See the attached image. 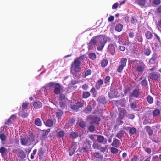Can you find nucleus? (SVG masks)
I'll use <instances>...</instances> for the list:
<instances>
[{
    "label": "nucleus",
    "instance_id": "obj_1",
    "mask_svg": "<svg viewBox=\"0 0 161 161\" xmlns=\"http://www.w3.org/2000/svg\"><path fill=\"white\" fill-rule=\"evenodd\" d=\"M136 72L142 74L145 70V65L143 62L141 60H134L133 61Z\"/></svg>",
    "mask_w": 161,
    "mask_h": 161
},
{
    "label": "nucleus",
    "instance_id": "obj_2",
    "mask_svg": "<svg viewBox=\"0 0 161 161\" xmlns=\"http://www.w3.org/2000/svg\"><path fill=\"white\" fill-rule=\"evenodd\" d=\"M110 41V38L106 36H105L102 35L99 42H98L97 47V50L100 51L102 50L104 46L107 43L108 41Z\"/></svg>",
    "mask_w": 161,
    "mask_h": 161
},
{
    "label": "nucleus",
    "instance_id": "obj_3",
    "mask_svg": "<svg viewBox=\"0 0 161 161\" xmlns=\"http://www.w3.org/2000/svg\"><path fill=\"white\" fill-rule=\"evenodd\" d=\"M48 86L50 87L54 88L53 92L55 94L58 95L60 93L62 87L60 84L51 82L48 84Z\"/></svg>",
    "mask_w": 161,
    "mask_h": 161
},
{
    "label": "nucleus",
    "instance_id": "obj_4",
    "mask_svg": "<svg viewBox=\"0 0 161 161\" xmlns=\"http://www.w3.org/2000/svg\"><path fill=\"white\" fill-rule=\"evenodd\" d=\"M80 64V62L75 60L71 64V69L76 72H80L81 70Z\"/></svg>",
    "mask_w": 161,
    "mask_h": 161
},
{
    "label": "nucleus",
    "instance_id": "obj_5",
    "mask_svg": "<svg viewBox=\"0 0 161 161\" xmlns=\"http://www.w3.org/2000/svg\"><path fill=\"white\" fill-rule=\"evenodd\" d=\"M92 142L89 140L86 139L84 142L83 147L81 151L83 153H86L89 151Z\"/></svg>",
    "mask_w": 161,
    "mask_h": 161
},
{
    "label": "nucleus",
    "instance_id": "obj_6",
    "mask_svg": "<svg viewBox=\"0 0 161 161\" xmlns=\"http://www.w3.org/2000/svg\"><path fill=\"white\" fill-rule=\"evenodd\" d=\"M160 77V74L158 72H154L149 74L148 78L154 81H157Z\"/></svg>",
    "mask_w": 161,
    "mask_h": 161
},
{
    "label": "nucleus",
    "instance_id": "obj_7",
    "mask_svg": "<svg viewBox=\"0 0 161 161\" xmlns=\"http://www.w3.org/2000/svg\"><path fill=\"white\" fill-rule=\"evenodd\" d=\"M102 35L97 36L93 37L90 40L89 43V47L90 48L91 45H93L95 47L97 43L99 42Z\"/></svg>",
    "mask_w": 161,
    "mask_h": 161
},
{
    "label": "nucleus",
    "instance_id": "obj_8",
    "mask_svg": "<svg viewBox=\"0 0 161 161\" xmlns=\"http://www.w3.org/2000/svg\"><path fill=\"white\" fill-rule=\"evenodd\" d=\"M140 91L139 89H135L133 90L132 92L129 96V101L130 102L131 100L132 99V98L134 97L135 98L138 97L140 95Z\"/></svg>",
    "mask_w": 161,
    "mask_h": 161
},
{
    "label": "nucleus",
    "instance_id": "obj_9",
    "mask_svg": "<svg viewBox=\"0 0 161 161\" xmlns=\"http://www.w3.org/2000/svg\"><path fill=\"white\" fill-rule=\"evenodd\" d=\"M97 141L98 143L103 144L107 143V140L102 135H97Z\"/></svg>",
    "mask_w": 161,
    "mask_h": 161
},
{
    "label": "nucleus",
    "instance_id": "obj_10",
    "mask_svg": "<svg viewBox=\"0 0 161 161\" xmlns=\"http://www.w3.org/2000/svg\"><path fill=\"white\" fill-rule=\"evenodd\" d=\"M158 58L157 54L156 53H154L149 61V64L152 65L154 64L157 60Z\"/></svg>",
    "mask_w": 161,
    "mask_h": 161
},
{
    "label": "nucleus",
    "instance_id": "obj_11",
    "mask_svg": "<svg viewBox=\"0 0 161 161\" xmlns=\"http://www.w3.org/2000/svg\"><path fill=\"white\" fill-rule=\"evenodd\" d=\"M93 156L96 159L99 160H101L103 158V155L97 152H94L93 153Z\"/></svg>",
    "mask_w": 161,
    "mask_h": 161
},
{
    "label": "nucleus",
    "instance_id": "obj_12",
    "mask_svg": "<svg viewBox=\"0 0 161 161\" xmlns=\"http://www.w3.org/2000/svg\"><path fill=\"white\" fill-rule=\"evenodd\" d=\"M108 50V52H109L110 54L112 55H114L115 52L114 45L113 44H110L109 45Z\"/></svg>",
    "mask_w": 161,
    "mask_h": 161
},
{
    "label": "nucleus",
    "instance_id": "obj_13",
    "mask_svg": "<svg viewBox=\"0 0 161 161\" xmlns=\"http://www.w3.org/2000/svg\"><path fill=\"white\" fill-rule=\"evenodd\" d=\"M134 40L136 42L142 43L143 42V38L142 36L140 34H137L134 38Z\"/></svg>",
    "mask_w": 161,
    "mask_h": 161
},
{
    "label": "nucleus",
    "instance_id": "obj_14",
    "mask_svg": "<svg viewBox=\"0 0 161 161\" xmlns=\"http://www.w3.org/2000/svg\"><path fill=\"white\" fill-rule=\"evenodd\" d=\"M33 105L35 109H37L40 108L42 106V103L39 101L35 102Z\"/></svg>",
    "mask_w": 161,
    "mask_h": 161
},
{
    "label": "nucleus",
    "instance_id": "obj_15",
    "mask_svg": "<svg viewBox=\"0 0 161 161\" xmlns=\"http://www.w3.org/2000/svg\"><path fill=\"white\" fill-rule=\"evenodd\" d=\"M56 137L58 138H62V139L65 134V132L62 130H61L58 131H57Z\"/></svg>",
    "mask_w": 161,
    "mask_h": 161
},
{
    "label": "nucleus",
    "instance_id": "obj_16",
    "mask_svg": "<svg viewBox=\"0 0 161 161\" xmlns=\"http://www.w3.org/2000/svg\"><path fill=\"white\" fill-rule=\"evenodd\" d=\"M44 153V150L42 147L40 148L38 150V154L39 156V159H41L43 158Z\"/></svg>",
    "mask_w": 161,
    "mask_h": 161
},
{
    "label": "nucleus",
    "instance_id": "obj_17",
    "mask_svg": "<svg viewBox=\"0 0 161 161\" xmlns=\"http://www.w3.org/2000/svg\"><path fill=\"white\" fill-rule=\"evenodd\" d=\"M126 113V111L125 109H121L118 115V118L120 119H123L124 118L125 114Z\"/></svg>",
    "mask_w": 161,
    "mask_h": 161
},
{
    "label": "nucleus",
    "instance_id": "obj_18",
    "mask_svg": "<svg viewBox=\"0 0 161 161\" xmlns=\"http://www.w3.org/2000/svg\"><path fill=\"white\" fill-rule=\"evenodd\" d=\"M120 143V141L119 140L114 138L113 140V142L111 144V145L115 147H117Z\"/></svg>",
    "mask_w": 161,
    "mask_h": 161
},
{
    "label": "nucleus",
    "instance_id": "obj_19",
    "mask_svg": "<svg viewBox=\"0 0 161 161\" xmlns=\"http://www.w3.org/2000/svg\"><path fill=\"white\" fill-rule=\"evenodd\" d=\"M21 143L22 145L27 146L28 145L29 141L26 137L20 138Z\"/></svg>",
    "mask_w": 161,
    "mask_h": 161
},
{
    "label": "nucleus",
    "instance_id": "obj_20",
    "mask_svg": "<svg viewBox=\"0 0 161 161\" xmlns=\"http://www.w3.org/2000/svg\"><path fill=\"white\" fill-rule=\"evenodd\" d=\"M103 81L101 79H99L97 82L96 83L95 88L97 90L99 89L101 86L103 84Z\"/></svg>",
    "mask_w": 161,
    "mask_h": 161
},
{
    "label": "nucleus",
    "instance_id": "obj_21",
    "mask_svg": "<svg viewBox=\"0 0 161 161\" xmlns=\"http://www.w3.org/2000/svg\"><path fill=\"white\" fill-rule=\"evenodd\" d=\"M18 152L19 154L18 156L21 158L23 159L25 158L26 156V153L23 150L19 149Z\"/></svg>",
    "mask_w": 161,
    "mask_h": 161
},
{
    "label": "nucleus",
    "instance_id": "obj_22",
    "mask_svg": "<svg viewBox=\"0 0 161 161\" xmlns=\"http://www.w3.org/2000/svg\"><path fill=\"white\" fill-rule=\"evenodd\" d=\"M145 129L149 136H152V135L153 131L150 126H146L145 127Z\"/></svg>",
    "mask_w": 161,
    "mask_h": 161
},
{
    "label": "nucleus",
    "instance_id": "obj_23",
    "mask_svg": "<svg viewBox=\"0 0 161 161\" xmlns=\"http://www.w3.org/2000/svg\"><path fill=\"white\" fill-rule=\"evenodd\" d=\"M56 114L58 120L61 119V117L63 114V112L60 109H58L56 111Z\"/></svg>",
    "mask_w": 161,
    "mask_h": 161
},
{
    "label": "nucleus",
    "instance_id": "obj_24",
    "mask_svg": "<svg viewBox=\"0 0 161 161\" xmlns=\"http://www.w3.org/2000/svg\"><path fill=\"white\" fill-rule=\"evenodd\" d=\"M76 149L75 146H72L69 149V154L70 156H72L74 153L75 152Z\"/></svg>",
    "mask_w": 161,
    "mask_h": 161
},
{
    "label": "nucleus",
    "instance_id": "obj_25",
    "mask_svg": "<svg viewBox=\"0 0 161 161\" xmlns=\"http://www.w3.org/2000/svg\"><path fill=\"white\" fill-rule=\"evenodd\" d=\"M145 36L146 38L148 40L151 39L153 37V35L152 33L149 31H147L145 33Z\"/></svg>",
    "mask_w": 161,
    "mask_h": 161
},
{
    "label": "nucleus",
    "instance_id": "obj_26",
    "mask_svg": "<svg viewBox=\"0 0 161 161\" xmlns=\"http://www.w3.org/2000/svg\"><path fill=\"white\" fill-rule=\"evenodd\" d=\"M129 130V133L130 134L133 135L136 133V129L134 127H128Z\"/></svg>",
    "mask_w": 161,
    "mask_h": 161
},
{
    "label": "nucleus",
    "instance_id": "obj_27",
    "mask_svg": "<svg viewBox=\"0 0 161 161\" xmlns=\"http://www.w3.org/2000/svg\"><path fill=\"white\" fill-rule=\"evenodd\" d=\"M123 135L124 131L122 130H121L116 135L115 137L119 139H121L123 136Z\"/></svg>",
    "mask_w": 161,
    "mask_h": 161
},
{
    "label": "nucleus",
    "instance_id": "obj_28",
    "mask_svg": "<svg viewBox=\"0 0 161 161\" xmlns=\"http://www.w3.org/2000/svg\"><path fill=\"white\" fill-rule=\"evenodd\" d=\"M99 143L98 142H93L92 145L93 148L94 149L99 150L101 146Z\"/></svg>",
    "mask_w": 161,
    "mask_h": 161
},
{
    "label": "nucleus",
    "instance_id": "obj_29",
    "mask_svg": "<svg viewBox=\"0 0 161 161\" xmlns=\"http://www.w3.org/2000/svg\"><path fill=\"white\" fill-rule=\"evenodd\" d=\"M53 121L51 119H48L45 123V125L48 127H52L53 125Z\"/></svg>",
    "mask_w": 161,
    "mask_h": 161
},
{
    "label": "nucleus",
    "instance_id": "obj_30",
    "mask_svg": "<svg viewBox=\"0 0 161 161\" xmlns=\"http://www.w3.org/2000/svg\"><path fill=\"white\" fill-rule=\"evenodd\" d=\"M151 53V50L150 47H148L144 49V54L146 56H149Z\"/></svg>",
    "mask_w": 161,
    "mask_h": 161
},
{
    "label": "nucleus",
    "instance_id": "obj_31",
    "mask_svg": "<svg viewBox=\"0 0 161 161\" xmlns=\"http://www.w3.org/2000/svg\"><path fill=\"white\" fill-rule=\"evenodd\" d=\"M123 27L122 25L119 23L116 25L115 28V30L118 32H120L122 31Z\"/></svg>",
    "mask_w": 161,
    "mask_h": 161
},
{
    "label": "nucleus",
    "instance_id": "obj_32",
    "mask_svg": "<svg viewBox=\"0 0 161 161\" xmlns=\"http://www.w3.org/2000/svg\"><path fill=\"white\" fill-rule=\"evenodd\" d=\"M99 102L102 104H104L106 103L105 97L103 96H100L98 98Z\"/></svg>",
    "mask_w": 161,
    "mask_h": 161
},
{
    "label": "nucleus",
    "instance_id": "obj_33",
    "mask_svg": "<svg viewBox=\"0 0 161 161\" xmlns=\"http://www.w3.org/2000/svg\"><path fill=\"white\" fill-rule=\"evenodd\" d=\"M127 59L126 58H123L120 60V65L124 67L126 66Z\"/></svg>",
    "mask_w": 161,
    "mask_h": 161
},
{
    "label": "nucleus",
    "instance_id": "obj_34",
    "mask_svg": "<svg viewBox=\"0 0 161 161\" xmlns=\"http://www.w3.org/2000/svg\"><path fill=\"white\" fill-rule=\"evenodd\" d=\"M70 136L71 138L75 139L78 136V134L76 132H72L70 133Z\"/></svg>",
    "mask_w": 161,
    "mask_h": 161
},
{
    "label": "nucleus",
    "instance_id": "obj_35",
    "mask_svg": "<svg viewBox=\"0 0 161 161\" xmlns=\"http://www.w3.org/2000/svg\"><path fill=\"white\" fill-rule=\"evenodd\" d=\"M89 92H83L82 97L83 98L86 99L90 96Z\"/></svg>",
    "mask_w": 161,
    "mask_h": 161
},
{
    "label": "nucleus",
    "instance_id": "obj_36",
    "mask_svg": "<svg viewBox=\"0 0 161 161\" xmlns=\"http://www.w3.org/2000/svg\"><path fill=\"white\" fill-rule=\"evenodd\" d=\"M146 2V0H138V4L142 7L145 6Z\"/></svg>",
    "mask_w": 161,
    "mask_h": 161
},
{
    "label": "nucleus",
    "instance_id": "obj_37",
    "mask_svg": "<svg viewBox=\"0 0 161 161\" xmlns=\"http://www.w3.org/2000/svg\"><path fill=\"white\" fill-rule=\"evenodd\" d=\"M78 125L80 127L83 128L86 127V124L84 121L79 120L78 122Z\"/></svg>",
    "mask_w": 161,
    "mask_h": 161
},
{
    "label": "nucleus",
    "instance_id": "obj_38",
    "mask_svg": "<svg viewBox=\"0 0 161 161\" xmlns=\"http://www.w3.org/2000/svg\"><path fill=\"white\" fill-rule=\"evenodd\" d=\"M28 139L29 142L34 141L35 140V136L33 134H30L28 136Z\"/></svg>",
    "mask_w": 161,
    "mask_h": 161
},
{
    "label": "nucleus",
    "instance_id": "obj_39",
    "mask_svg": "<svg viewBox=\"0 0 161 161\" xmlns=\"http://www.w3.org/2000/svg\"><path fill=\"white\" fill-rule=\"evenodd\" d=\"M35 124L38 126H41L42 125V123L40 119L39 118H36L35 120Z\"/></svg>",
    "mask_w": 161,
    "mask_h": 161
},
{
    "label": "nucleus",
    "instance_id": "obj_40",
    "mask_svg": "<svg viewBox=\"0 0 161 161\" xmlns=\"http://www.w3.org/2000/svg\"><path fill=\"white\" fill-rule=\"evenodd\" d=\"M108 64V61L107 59H104L101 62V66L103 67L106 66Z\"/></svg>",
    "mask_w": 161,
    "mask_h": 161
},
{
    "label": "nucleus",
    "instance_id": "obj_41",
    "mask_svg": "<svg viewBox=\"0 0 161 161\" xmlns=\"http://www.w3.org/2000/svg\"><path fill=\"white\" fill-rule=\"evenodd\" d=\"M160 113V111L159 109H156L153 110V116H157L159 115Z\"/></svg>",
    "mask_w": 161,
    "mask_h": 161
},
{
    "label": "nucleus",
    "instance_id": "obj_42",
    "mask_svg": "<svg viewBox=\"0 0 161 161\" xmlns=\"http://www.w3.org/2000/svg\"><path fill=\"white\" fill-rule=\"evenodd\" d=\"M88 56L89 58L92 60H94L96 58V54L94 53H90Z\"/></svg>",
    "mask_w": 161,
    "mask_h": 161
},
{
    "label": "nucleus",
    "instance_id": "obj_43",
    "mask_svg": "<svg viewBox=\"0 0 161 161\" xmlns=\"http://www.w3.org/2000/svg\"><path fill=\"white\" fill-rule=\"evenodd\" d=\"M149 104H151L153 103V98L150 95H148L146 98Z\"/></svg>",
    "mask_w": 161,
    "mask_h": 161
},
{
    "label": "nucleus",
    "instance_id": "obj_44",
    "mask_svg": "<svg viewBox=\"0 0 161 161\" xmlns=\"http://www.w3.org/2000/svg\"><path fill=\"white\" fill-rule=\"evenodd\" d=\"M91 70L90 69H88L85 72L84 75L83 76V77L85 78L86 76L91 75Z\"/></svg>",
    "mask_w": 161,
    "mask_h": 161
},
{
    "label": "nucleus",
    "instance_id": "obj_45",
    "mask_svg": "<svg viewBox=\"0 0 161 161\" xmlns=\"http://www.w3.org/2000/svg\"><path fill=\"white\" fill-rule=\"evenodd\" d=\"M29 103L26 102H25L22 103V109L23 110L26 109L28 106Z\"/></svg>",
    "mask_w": 161,
    "mask_h": 161
},
{
    "label": "nucleus",
    "instance_id": "obj_46",
    "mask_svg": "<svg viewBox=\"0 0 161 161\" xmlns=\"http://www.w3.org/2000/svg\"><path fill=\"white\" fill-rule=\"evenodd\" d=\"M110 77L109 76H107L104 79V82L105 84L109 85V84Z\"/></svg>",
    "mask_w": 161,
    "mask_h": 161
},
{
    "label": "nucleus",
    "instance_id": "obj_47",
    "mask_svg": "<svg viewBox=\"0 0 161 161\" xmlns=\"http://www.w3.org/2000/svg\"><path fill=\"white\" fill-rule=\"evenodd\" d=\"M71 108L75 112H77L78 111L79 108L76 104L71 106Z\"/></svg>",
    "mask_w": 161,
    "mask_h": 161
},
{
    "label": "nucleus",
    "instance_id": "obj_48",
    "mask_svg": "<svg viewBox=\"0 0 161 161\" xmlns=\"http://www.w3.org/2000/svg\"><path fill=\"white\" fill-rule=\"evenodd\" d=\"M147 82L146 78L142 80L141 82V84L143 87H145L147 86Z\"/></svg>",
    "mask_w": 161,
    "mask_h": 161
},
{
    "label": "nucleus",
    "instance_id": "obj_49",
    "mask_svg": "<svg viewBox=\"0 0 161 161\" xmlns=\"http://www.w3.org/2000/svg\"><path fill=\"white\" fill-rule=\"evenodd\" d=\"M7 150V148L4 147H2L0 148V153L2 155H3Z\"/></svg>",
    "mask_w": 161,
    "mask_h": 161
},
{
    "label": "nucleus",
    "instance_id": "obj_50",
    "mask_svg": "<svg viewBox=\"0 0 161 161\" xmlns=\"http://www.w3.org/2000/svg\"><path fill=\"white\" fill-rule=\"evenodd\" d=\"M59 94H60L59 97V100L61 101L65 100L66 99L65 95L62 93H60Z\"/></svg>",
    "mask_w": 161,
    "mask_h": 161
},
{
    "label": "nucleus",
    "instance_id": "obj_51",
    "mask_svg": "<svg viewBox=\"0 0 161 161\" xmlns=\"http://www.w3.org/2000/svg\"><path fill=\"white\" fill-rule=\"evenodd\" d=\"M110 151L113 154H116L118 153V150L115 147H112L110 148Z\"/></svg>",
    "mask_w": 161,
    "mask_h": 161
},
{
    "label": "nucleus",
    "instance_id": "obj_52",
    "mask_svg": "<svg viewBox=\"0 0 161 161\" xmlns=\"http://www.w3.org/2000/svg\"><path fill=\"white\" fill-rule=\"evenodd\" d=\"M50 131V129H47V130H43V132L42 134V136L43 137H44L46 136L49 133Z\"/></svg>",
    "mask_w": 161,
    "mask_h": 161
},
{
    "label": "nucleus",
    "instance_id": "obj_53",
    "mask_svg": "<svg viewBox=\"0 0 161 161\" xmlns=\"http://www.w3.org/2000/svg\"><path fill=\"white\" fill-rule=\"evenodd\" d=\"M92 108L90 106H87L85 110V112L86 114H88L90 113L92 110Z\"/></svg>",
    "mask_w": 161,
    "mask_h": 161
},
{
    "label": "nucleus",
    "instance_id": "obj_54",
    "mask_svg": "<svg viewBox=\"0 0 161 161\" xmlns=\"http://www.w3.org/2000/svg\"><path fill=\"white\" fill-rule=\"evenodd\" d=\"M97 135L91 134L89 135V138L93 141H95V138H97Z\"/></svg>",
    "mask_w": 161,
    "mask_h": 161
},
{
    "label": "nucleus",
    "instance_id": "obj_55",
    "mask_svg": "<svg viewBox=\"0 0 161 161\" xmlns=\"http://www.w3.org/2000/svg\"><path fill=\"white\" fill-rule=\"evenodd\" d=\"M6 136L4 133L0 134V139L2 141H4L6 140Z\"/></svg>",
    "mask_w": 161,
    "mask_h": 161
},
{
    "label": "nucleus",
    "instance_id": "obj_56",
    "mask_svg": "<svg viewBox=\"0 0 161 161\" xmlns=\"http://www.w3.org/2000/svg\"><path fill=\"white\" fill-rule=\"evenodd\" d=\"M101 119L100 117H96L94 119L93 121L95 123L98 124L99 122L101 121Z\"/></svg>",
    "mask_w": 161,
    "mask_h": 161
},
{
    "label": "nucleus",
    "instance_id": "obj_57",
    "mask_svg": "<svg viewBox=\"0 0 161 161\" xmlns=\"http://www.w3.org/2000/svg\"><path fill=\"white\" fill-rule=\"evenodd\" d=\"M107 150V147L105 146V147H102L101 145L98 150H100V152L102 153H104Z\"/></svg>",
    "mask_w": 161,
    "mask_h": 161
},
{
    "label": "nucleus",
    "instance_id": "obj_58",
    "mask_svg": "<svg viewBox=\"0 0 161 161\" xmlns=\"http://www.w3.org/2000/svg\"><path fill=\"white\" fill-rule=\"evenodd\" d=\"M122 119H120L117 118L116 119V122L118 125L117 126H119L120 125H122L123 123V122L122 120Z\"/></svg>",
    "mask_w": 161,
    "mask_h": 161
},
{
    "label": "nucleus",
    "instance_id": "obj_59",
    "mask_svg": "<svg viewBox=\"0 0 161 161\" xmlns=\"http://www.w3.org/2000/svg\"><path fill=\"white\" fill-rule=\"evenodd\" d=\"M117 90H116L114 88L111 89V94L113 95H114L115 96H117Z\"/></svg>",
    "mask_w": 161,
    "mask_h": 161
},
{
    "label": "nucleus",
    "instance_id": "obj_60",
    "mask_svg": "<svg viewBox=\"0 0 161 161\" xmlns=\"http://www.w3.org/2000/svg\"><path fill=\"white\" fill-rule=\"evenodd\" d=\"M124 67L120 65L117 68V71L119 73L121 72Z\"/></svg>",
    "mask_w": 161,
    "mask_h": 161
},
{
    "label": "nucleus",
    "instance_id": "obj_61",
    "mask_svg": "<svg viewBox=\"0 0 161 161\" xmlns=\"http://www.w3.org/2000/svg\"><path fill=\"white\" fill-rule=\"evenodd\" d=\"M75 104L79 108L82 107L84 104V103L83 102L81 101H78Z\"/></svg>",
    "mask_w": 161,
    "mask_h": 161
},
{
    "label": "nucleus",
    "instance_id": "obj_62",
    "mask_svg": "<svg viewBox=\"0 0 161 161\" xmlns=\"http://www.w3.org/2000/svg\"><path fill=\"white\" fill-rule=\"evenodd\" d=\"M84 59V55H82L77 58H76L75 59L76 60L78 61V62H81Z\"/></svg>",
    "mask_w": 161,
    "mask_h": 161
},
{
    "label": "nucleus",
    "instance_id": "obj_63",
    "mask_svg": "<svg viewBox=\"0 0 161 161\" xmlns=\"http://www.w3.org/2000/svg\"><path fill=\"white\" fill-rule=\"evenodd\" d=\"M88 129L90 132H93L95 130V128L94 126L91 125L89 127Z\"/></svg>",
    "mask_w": 161,
    "mask_h": 161
},
{
    "label": "nucleus",
    "instance_id": "obj_64",
    "mask_svg": "<svg viewBox=\"0 0 161 161\" xmlns=\"http://www.w3.org/2000/svg\"><path fill=\"white\" fill-rule=\"evenodd\" d=\"M160 3V0H153V4L156 6L159 5Z\"/></svg>",
    "mask_w": 161,
    "mask_h": 161
}]
</instances>
